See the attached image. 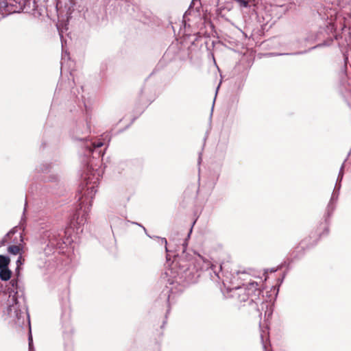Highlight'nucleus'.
<instances>
[{
	"mask_svg": "<svg viewBox=\"0 0 351 351\" xmlns=\"http://www.w3.org/2000/svg\"><path fill=\"white\" fill-rule=\"evenodd\" d=\"M16 294V292L14 293L12 295H11V294L9 295V297L11 298L12 304H9L8 311L10 317L16 318V320L19 322L23 313L18 304Z\"/></svg>",
	"mask_w": 351,
	"mask_h": 351,
	"instance_id": "f03ea898",
	"label": "nucleus"
},
{
	"mask_svg": "<svg viewBox=\"0 0 351 351\" xmlns=\"http://www.w3.org/2000/svg\"><path fill=\"white\" fill-rule=\"evenodd\" d=\"M191 232H192V228H191L190 231H189V234H188V237H190V234H191Z\"/></svg>",
	"mask_w": 351,
	"mask_h": 351,
	"instance_id": "f3484780",
	"label": "nucleus"
},
{
	"mask_svg": "<svg viewBox=\"0 0 351 351\" xmlns=\"http://www.w3.org/2000/svg\"><path fill=\"white\" fill-rule=\"evenodd\" d=\"M23 257L21 256V254L19 256L18 259L16 260V265H17V269L21 265L23 264Z\"/></svg>",
	"mask_w": 351,
	"mask_h": 351,
	"instance_id": "f8f14e48",
	"label": "nucleus"
},
{
	"mask_svg": "<svg viewBox=\"0 0 351 351\" xmlns=\"http://www.w3.org/2000/svg\"><path fill=\"white\" fill-rule=\"evenodd\" d=\"M160 240H161L162 243H163L165 245L166 251H168L167 246V239L165 238H160Z\"/></svg>",
	"mask_w": 351,
	"mask_h": 351,
	"instance_id": "4468645a",
	"label": "nucleus"
},
{
	"mask_svg": "<svg viewBox=\"0 0 351 351\" xmlns=\"http://www.w3.org/2000/svg\"><path fill=\"white\" fill-rule=\"evenodd\" d=\"M343 168V165L341 166V167L340 172H339V177H340V176H341V179L342 178ZM338 179H339V178H338Z\"/></svg>",
	"mask_w": 351,
	"mask_h": 351,
	"instance_id": "2eb2a0df",
	"label": "nucleus"
},
{
	"mask_svg": "<svg viewBox=\"0 0 351 351\" xmlns=\"http://www.w3.org/2000/svg\"><path fill=\"white\" fill-rule=\"evenodd\" d=\"M11 271L8 267L0 269V278L2 280L7 281L11 277Z\"/></svg>",
	"mask_w": 351,
	"mask_h": 351,
	"instance_id": "423d86ee",
	"label": "nucleus"
},
{
	"mask_svg": "<svg viewBox=\"0 0 351 351\" xmlns=\"http://www.w3.org/2000/svg\"><path fill=\"white\" fill-rule=\"evenodd\" d=\"M21 250V247L16 245H10L8 249V252L14 255L19 254Z\"/></svg>",
	"mask_w": 351,
	"mask_h": 351,
	"instance_id": "6e6552de",
	"label": "nucleus"
},
{
	"mask_svg": "<svg viewBox=\"0 0 351 351\" xmlns=\"http://www.w3.org/2000/svg\"><path fill=\"white\" fill-rule=\"evenodd\" d=\"M99 184V180L97 178L94 181L90 180V178L88 177V180L86 182V190L84 192V196L87 199H90V201L93 199L95 195L97 193V187Z\"/></svg>",
	"mask_w": 351,
	"mask_h": 351,
	"instance_id": "7ed1b4c3",
	"label": "nucleus"
},
{
	"mask_svg": "<svg viewBox=\"0 0 351 351\" xmlns=\"http://www.w3.org/2000/svg\"><path fill=\"white\" fill-rule=\"evenodd\" d=\"M103 146V143L102 142H98V143H93V149H90V152H93V149H95L97 147H100Z\"/></svg>",
	"mask_w": 351,
	"mask_h": 351,
	"instance_id": "ddd939ff",
	"label": "nucleus"
},
{
	"mask_svg": "<svg viewBox=\"0 0 351 351\" xmlns=\"http://www.w3.org/2000/svg\"><path fill=\"white\" fill-rule=\"evenodd\" d=\"M258 286L257 282H252L242 287H236L231 290V296L238 302H245L249 299L251 302H254L261 293V290Z\"/></svg>",
	"mask_w": 351,
	"mask_h": 351,
	"instance_id": "f257e3e1",
	"label": "nucleus"
},
{
	"mask_svg": "<svg viewBox=\"0 0 351 351\" xmlns=\"http://www.w3.org/2000/svg\"><path fill=\"white\" fill-rule=\"evenodd\" d=\"M196 262L199 265V269L201 270H208L210 268L214 270V265L208 260L205 259L201 256H198Z\"/></svg>",
	"mask_w": 351,
	"mask_h": 351,
	"instance_id": "20e7f679",
	"label": "nucleus"
},
{
	"mask_svg": "<svg viewBox=\"0 0 351 351\" xmlns=\"http://www.w3.org/2000/svg\"><path fill=\"white\" fill-rule=\"evenodd\" d=\"M201 160H202L201 156H199V163H200Z\"/></svg>",
	"mask_w": 351,
	"mask_h": 351,
	"instance_id": "a211bd4d",
	"label": "nucleus"
},
{
	"mask_svg": "<svg viewBox=\"0 0 351 351\" xmlns=\"http://www.w3.org/2000/svg\"><path fill=\"white\" fill-rule=\"evenodd\" d=\"M11 282L12 283V286H14V282L12 280Z\"/></svg>",
	"mask_w": 351,
	"mask_h": 351,
	"instance_id": "aec40b11",
	"label": "nucleus"
},
{
	"mask_svg": "<svg viewBox=\"0 0 351 351\" xmlns=\"http://www.w3.org/2000/svg\"><path fill=\"white\" fill-rule=\"evenodd\" d=\"M86 221V217L85 216V215L82 216L80 218H79L78 217L77 218V223L79 226L83 225Z\"/></svg>",
	"mask_w": 351,
	"mask_h": 351,
	"instance_id": "9b49d317",
	"label": "nucleus"
},
{
	"mask_svg": "<svg viewBox=\"0 0 351 351\" xmlns=\"http://www.w3.org/2000/svg\"><path fill=\"white\" fill-rule=\"evenodd\" d=\"M10 258L7 256L0 255V269L8 267L10 263Z\"/></svg>",
	"mask_w": 351,
	"mask_h": 351,
	"instance_id": "0eeeda50",
	"label": "nucleus"
},
{
	"mask_svg": "<svg viewBox=\"0 0 351 351\" xmlns=\"http://www.w3.org/2000/svg\"><path fill=\"white\" fill-rule=\"evenodd\" d=\"M18 228L14 227L9 232H8L1 241V245H5L6 243H17L15 239H12V237L17 232Z\"/></svg>",
	"mask_w": 351,
	"mask_h": 351,
	"instance_id": "39448f33",
	"label": "nucleus"
},
{
	"mask_svg": "<svg viewBox=\"0 0 351 351\" xmlns=\"http://www.w3.org/2000/svg\"><path fill=\"white\" fill-rule=\"evenodd\" d=\"M241 8H247L250 5V0H234Z\"/></svg>",
	"mask_w": 351,
	"mask_h": 351,
	"instance_id": "1a4fd4ad",
	"label": "nucleus"
},
{
	"mask_svg": "<svg viewBox=\"0 0 351 351\" xmlns=\"http://www.w3.org/2000/svg\"><path fill=\"white\" fill-rule=\"evenodd\" d=\"M214 272H215V275H216L217 277H219L218 274H217V273H216V271H214Z\"/></svg>",
	"mask_w": 351,
	"mask_h": 351,
	"instance_id": "6ab92c4d",
	"label": "nucleus"
},
{
	"mask_svg": "<svg viewBox=\"0 0 351 351\" xmlns=\"http://www.w3.org/2000/svg\"><path fill=\"white\" fill-rule=\"evenodd\" d=\"M19 241H20V242L23 241V237H22V234L21 233H19Z\"/></svg>",
	"mask_w": 351,
	"mask_h": 351,
	"instance_id": "dca6fc26",
	"label": "nucleus"
},
{
	"mask_svg": "<svg viewBox=\"0 0 351 351\" xmlns=\"http://www.w3.org/2000/svg\"><path fill=\"white\" fill-rule=\"evenodd\" d=\"M28 341H29V351H34V346H33V339L32 336L31 334V330L29 331V335L28 337Z\"/></svg>",
	"mask_w": 351,
	"mask_h": 351,
	"instance_id": "9d476101",
	"label": "nucleus"
}]
</instances>
